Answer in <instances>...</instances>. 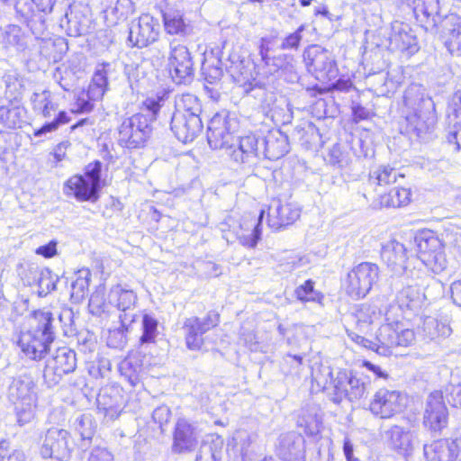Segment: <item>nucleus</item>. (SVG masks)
Listing matches in <instances>:
<instances>
[{
    "instance_id": "31",
    "label": "nucleus",
    "mask_w": 461,
    "mask_h": 461,
    "mask_svg": "<svg viewBox=\"0 0 461 461\" xmlns=\"http://www.w3.org/2000/svg\"><path fill=\"white\" fill-rule=\"evenodd\" d=\"M23 118L18 107H0V123L6 130H14L20 128Z\"/></svg>"
},
{
    "instance_id": "14",
    "label": "nucleus",
    "mask_w": 461,
    "mask_h": 461,
    "mask_svg": "<svg viewBox=\"0 0 461 461\" xmlns=\"http://www.w3.org/2000/svg\"><path fill=\"white\" fill-rule=\"evenodd\" d=\"M267 224L274 231L285 229L300 218V209L293 203L281 198H272L267 210Z\"/></svg>"
},
{
    "instance_id": "50",
    "label": "nucleus",
    "mask_w": 461,
    "mask_h": 461,
    "mask_svg": "<svg viewBox=\"0 0 461 461\" xmlns=\"http://www.w3.org/2000/svg\"><path fill=\"white\" fill-rule=\"evenodd\" d=\"M361 366L366 367L367 370L373 372L376 375V377H379V378H386L387 377V375L384 372H383V370L381 369L380 366H375L367 360H363L361 363Z\"/></svg>"
},
{
    "instance_id": "10",
    "label": "nucleus",
    "mask_w": 461,
    "mask_h": 461,
    "mask_svg": "<svg viewBox=\"0 0 461 461\" xmlns=\"http://www.w3.org/2000/svg\"><path fill=\"white\" fill-rule=\"evenodd\" d=\"M108 77L104 69L96 70L86 88L82 89L75 97L74 114L91 113L96 102L103 100L108 90Z\"/></svg>"
},
{
    "instance_id": "28",
    "label": "nucleus",
    "mask_w": 461,
    "mask_h": 461,
    "mask_svg": "<svg viewBox=\"0 0 461 461\" xmlns=\"http://www.w3.org/2000/svg\"><path fill=\"white\" fill-rule=\"evenodd\" d=\"M353 87L354 84L350 78L340 77L339 79L332 80V82L327 85V86H319L318 85L308 86L306 91L312 97H317L318 95L335 91L349 92Z\"/></svg>"
},
{
    "instance_id": "3",
    "label": "nucleus",
    "mask_w": 461,
    "mask_h": 461,
    "mask_svg": "<svg viewBox=\"0 0 461 461\" xmlns=\"http://www.w3.org/2000/svg\"><path fill=\"white\" fill-rule=\"evenodd\" d=\"M52 313L36 310L29 317L27 330H22L16 339V344L25 357L40 361L50 351L55 339L52 330Z\"/></svg>"
},
{
    "instance_id": "19",
    "label": "nucleus",
    "mask_w": 461,
    "mask_h": 461,
    "mask_svg": "<svg viewBox=\"0 0 461 461\" xmlns=\"http://www.w3.org/2000/svg\"><path fill=\"white\" fill-rule=\"evenodd\" d=\"M387 50L391 53H399L404 57H411L420 50L417 37L403 30L393 31L388 38Z\"/></svg>"
},
{
    "instance_id": "33",
    "label": "nucleus",
    "mask_w": 461,
    "mask_h": 461,
    "mask_svg": "<svg viewBox=\"0 0 461 461\" xmlns=\"http://www.w3.org/2000/svg\"><path fill=\"white\" fill-rule=\"evenodd\" d=\"M70 121L71 117L68 113L65 110H61L51 122H45L39 129H36L33 131V135L35 137H39L43 134L55 131L60 125L68 124Z\"/></svg>"
},
{
    "instance_id": "29",
    "label": "nucleus",
    "mask_w": 461,
    "mask_h": 461,
    "mask_svg": "<svg viewBox=\"0 0 461 461\" xmlns=\"http://www.w3.org/2000/svg\"><path fill=\"white\" fill-rule=\"evenodd\" d=\"M339 73L337 62L332 58L312 75L320 83L319 86H327L335 80Z\"/></svg>"
},
{
    "instance_id": "18",
    "label": "nucleus",
    "mask_w": 461,
    "mask_h": 461,
    "mask_svg": "<svg viewBox=\"0 0 461 461\" xmlns=\"http://www.w3.org/2000/svg\"><path fill=\"white\" fill-rule=\"evenodd\" d=\"M459 453L457 440L450 438L436 439L424 447L427 461H456Z\"/></svg>"
},
{
    "instance_id": "40",
    "label": "nucleus",
    "mask_w": 461,
    "mask_h": 461,
    "mask_svg": "<svg viewBox=\"0 0 461 461\" xmlns=\"http://www.w3.org/2000/svg\"><path fill=\"white\" fill-rule=\"evenodd\" d=\"M419 301V293L412 287H406L401 292L402 304L409 309L415 307Z\"/></svg>"
},
{
    "instance_id": "6",
    "label": "nucleus",
    "mask_w": 461,
    "mask_h": 461,
    "mask_svg": "<svg viewBox=\"0 0 461 461\" xmlns=\"http://www.w3.org/2000/svg\"><path fill=\"white\" fill-rule=\"evenodd\" d=\"M264 215L265 210H262L258 216L244 213L238 220L229 216L221 223V230L227 240L236 239L242 246L253 249L261 238V222Z\"/></svg>"
},
{
    "instance_id": "43",
    "label": "nucleus",
    "mask_w": 461,
    "mask_h": 461,
    "mask_svg": "<svg viewBox=\"0 0 461 461\" xmlns=\"http://www.w3.org/2000/svg\"><path fill=\"white\" fill-rule=\"evenodd\" d=\"M70 143L68 140L58 143L52 150V156L56 163H59L66 159L67 150L69 148Z\"/></svg>"
},
{
    "instance_id": "17",
    "label": "nucleus",
    "mask_w": 461,
    "mask_h": 461,
    "mask_svg": "<svg viewBox=\"0 0 461 461\" xmlns=\"http://www.w3.org/2000/svg\"><path fill=\"white\" fill-rule=\"evenodd\" d=\"M172 437V448L177 454L193 451L198 443L195 428L186 419L176 422Z\"/></svg>"
},
{
    "instance_id": "7",
    "label": "nucleus",
    "mask_w": 461,
    "mask_h": 461,
    "mask_svg": "<svg viewBox=\"0 0 461 461\" xmlns=\"http://www.w3.org/2000/svg\"><path fill=\"white\" fill-rule=\"evenodd\" d=\"M379 277V267L372 262H360L354 266L341 283V290L349 298L360 300L365 298Z\"/></svg>"
},
{
    "instance_id": "57",
    "label": "nucleus",
    "mask_w": 461,
    "mask_h": 461,
    "mask_svg": "<svg viewBox=\"0 0 461 461\" xmlns=\"http://www.w3.org/2000/svg\"><path fill=\"white\" fill-rule=\"evenodd\" d=\"M314 14L316 16L317 15H321V16H324V17H327V18H330V11H329V9L326 6H323L321 8H320V9L315 10Z\"/></svg>"
},
{
    "instance_id": "44",
    "label": "nucleus",
    "mask_w": 461,
    "mask_h": 461,
    "mask_svg": "<svg viewBox=\"0 0 461 461\" xmlns=\"http://www.w3.org/2000/svg\"><path fill=\"white\" fill-rule=\"evenodd\" d=\"M270 44L271 40L269 38L265 37L260 39L258 53L261 58V60L266 63H267L269 59Z\"/></svg>"
},
{
    "instance_id": "41",
    "label": "nucleus",
    "mask_w": 461,
    "mask_h": 461,
    "mask_svg": "<svg viewBox=\"0 0 461 461\" xmlns=\"http://www.w3.org/2000/svg\"><path fill=\"white\" fill-rule=\"evenodd\" d=\"M449 117L455 120L461 119V90L454 92L448 104Z\"/></svg>"
},
{
    "instance_id": "59",
    "label": "nucleus",
    "mask_w": 461,
    "mask_h": 461,
    "mask_svg": "<svg viewBox=\"0 0 461 461\" xmlns=\"http://www.w3.org/2000/svg\"><path fill=\"white\" fill-rule=\"evenodd\" d=\"M313 0H299L302 6H308Z\"/></svg>"
},
{
    "instance_id": "58",
    "label": "nucleus",
    "mask_w": 461,
    "mask_h": 461,
    "mask_svg": "<svg viewBox=\"0 0 461 461\" xmlns=\"http://www.w3.org/2000/svg\"><path fill=\"white\" fill-rule=\"evenodd\" d=\"M112 207L119 211L122 210V204L117 199H113Z\"/></svg>"
},
{
    "instance_id": "24",
    "label": "nucleus",
    "mask_w": 461,
    "mask_h": 461,
    "mask_svg": "<svg viewBox=\"0 0 461 461\" xmlns=\"http://www.w3.org/2000/svg\"><path fill=\"white\" fill-rule=\"evenodd\" d=\"M315 285L316 283L312 279H306L294 289L295 299L304 304L312 303L322 305L325 295L321 291L316 289Z\"/></svg>"
},
{
    "instance_id": "11",
    "label": "nucleus",
    "mask_w": 461,
    "mask_h": 461,
    "mask_svg": "<svg viewBox=\"0 0 461 461\" xmlns=\"http://www.w3.org/2000/svg\"><path fill=\"white\" fill-rule=\"evenodd\" d=\"M167 72L172 80L177 85L188 84L194 79V60L185 45L176 43L170 46Z\"/></svg>"
},
{
    "instance_id": "9",
    "label": "nucleus",
    "mask_w": 461,
    "mask_h": 461,
    "mask_svg": "<svg viewBox=\"0 0 461 461\" xmlns=\"http://www.w3.org/2000/svg\"><path fill=\"white\" fill-rule=\"evenodd\" d=\"M449 411L441 391L431 392L427 398L423 413L422 426L431 434H441L447 428Z\"/></svg>"
},
{
    "instance_id": "42",
    "label": "nucleus",
    "mask_w": 461,
    "mask_h": 461,
    "mask_svg": "<svg viewBox=\"0 0 461 461\" xmlns=\"http://www.w3.org/2000/svg\"><path fill=\"white\" fill-rule=\"evenodd\" d=\"M57 245L56 240H50L47 244L38 247L35 253L44 258H51L58 254Z\"/></svg>"
},
{
    "instance_id": "32",
    "label": "nucleus",
    "mask_w": 461,
    "mask_h": 461,
    "mask_svg": "<svg viewBox=\"0 0 461 461\" xmlns=\"http://www.w3.org/2000/svg\"><path fill=\"white\" fill-rule=\"evenodd\" d=\"M111 293L116 296V306L120 311H127L135 304L137 297L132 290L115 285L111 289Z\"/></svg>"
},
{
    "instance_id": "49",
    "label": "nucleus",
    "mask_w": 461,
    "mask_h": 461,
    "mask_svg": "<svg viewBox=\"0 0 461 461\" xmlns=\"http://www.w3.org/2000/svg\"><path fill=\"white\" fill-rule=\"evenodd\" d=\"M139 30L140 39L137 41L138 42L140 41L141 45H148L149 43L155 41L156 33L153 32L152 29H150L149 32L147 35L144 33V32H142L144 30V27L142 25L139 26Z\"/></svg>"
},
{
    "instance_id": "54",
    "label": "nucleus",
    "mask_w": 461,
    "mask_h": 461,
    "mask_svg": "<svg viewBox=\"0 0 461 461\" xmlns=\"http://www.w3.org/2000/svg\"><path fill=\"white\" fill-rule=\"evenodd\" d=\"M343 451L345 454V456L347 458V461H352L353 457V446L350 443L349 440H345L343 443Z\"/></svg>"
},
{
    "instance_id": "1",
    "label": "nucleus",
    "mask_w": 461,
    "mask_h": 461,
    "mask_svg": "<svg viewBox=\"0 0 461 461\" xmlns=\"http://www.w3.org/2000/svg\"><path fill=\"white\" fill-rule=\"evenodd\" d=\"M355 318V330L348 331V336L355 344L378 355L389 356L395 348H407L415 340L414 330L397 322L379 325L380 313L368 304H361Z\"/></svg>"
},
{
    "instance_id": "30",
    "label": "nucleus",
    "mask_w": 461,
    "mask_h": 461,
    "mask_svg": "<svg viewBox=\"0 0 461 461\" xmlns=\"http://www.w3.org/2000/svg\"><path fill=\"white\" fill-rule=\"evenodd\" d=\"M402 4L410 8L415 16H429L438 7V0H401Z\"/></svg>"
},
{
    "instance_id": "46",
    "label": "nucleus",
    "mask_w": 461,
    "mask_h": 461,
    "mask_svg": "<svg viewBox=\"0 0 461 461\" xmlns=\"http://www.w3.org/2000/svg\"><path fill=\"white\" fill-rule=\"evenodd\" d=\"M450 297L456 305L461 307V278L452 283L450 286Z\"/></svg>"
},
{
    "instance_id": "55",
    "label": "nucleus",
    "mask_w": 461,
    "mask_h": 461,
    "mask_svg": "<svg viewBox=\"0 0 461 461\" xmlns=\"http://www.w3.org/2000/svg\"><path fill=\"white\" fill-rule=\"evenodd\" d=\"M93 122L89 118H82L78 120L76 123L72 124L69 127L70 131H76L77 128L82 127L86 124H92Z\"/></svg>"
},
{
    "instance_id": "15",
    "label": "nucleus",
    "mask_w": 461,
    "mask_h": 461,
    "mask_svg": "<svg viewBox=\"0 0 461 461\" xmlns=\"http://www.w3.org/2000/svg\"><path fill=\"white\" fill-rule=\"evenodd\" d=\"M417 257L433 272L442 271L447 265L444 245L434 235H423L417 240Z\"/></svg>"
},
{
    "instance_id": "26",
    "label": "nucleus",
    "mask_w": 461,
    "mask_h": 461,
    "mask_svg": "<svg viewBox=\"0 0 461 461\" xmlns=\"http://www.w3.org/2000/svg\"><path fill=\"white\" fill-rule=\"evenodd\" d=\"M119 140L128 149L140 148L146 142L143 133H140V130L132 127L127 120H124L120 126Z\"/></svg>"
},
{
    "instance_id": "27",
    "label": "nucleus",
    "mask_w": 461,
    "mask_h": 461,
    "mask_svg": "<svg viewBox=\"0 0 461 461\" xmlns=\"http://www.w3.org/2000/svg\"><path fill=\"white\" fill-rule=\"evenodd\" d=\"M450 29L445 40V47L455 57H461V17L450 18Z\"/></svg>"
},
{
    "instance_id": "45",
    "label": "nucleus",
    "mask_w": 461,
    "mask_h": 461,
    "mask_svg": "<svg viewBox=\"0 0 461 461\" xmlns=\"http://www.w3.org/2000/svg\"><path fill=\"white\" fill-rule=\"evenodd\" d=\"M57 103H55L51 98L48 96L43 100V105L41 107V113L43 118H49L51 116V113L57 110Z\"/></svg>"
},
{
    "instance_id": "48",
    "label": "nucleus",
    "mask_w": 461,
    "mask_h": 461,
    "mask_svg": "<svg viewBox=\"0 0 461 461\" xmlns=\"http://www.w3.org/2000/svg\"><path fill=\"white\" fill-rule=\"evenodd\" d=\"M88 461H113V457L103 449H95L90 454Z\"/></svg>"
},
{
    "instance_id": "4",
    "label": "nucleus",
    "mask_w": 461,
    "mask_h": 461,
    "mask_svg": "<svg viewBox=\"0 0 461 461\" xmlns=\"http://www.w3.org/2000/svg\"><path fill=\"white\" fill-rule=\"evenodd\" d=\"M207 139L212 149H223L226 155L236 163H249L258 155V138L254 133L241 136L235 145V136L225 125L212 123L208 128Z\"/></svg>"
},
{
    "instance_id": "21",
    "label": "nucleus",
    "mask_w": 461,
    "mask_h": 461,
    "mask_svg": "<svg viewBox=\"0 0 461 461\" xmlns=\"http://www.w3.org/2000/svg\"><path fill=\"white\" fill-rule=\"evenodd\" d=\"M386 438L390 449L398 455L405 456L412 447L410 430L402 426H391Z\"/></svg>"
},
{
    "instance_id": "38",
    "label": "nucleus",
    "mask_w": 461,
    "mask_h": 461,
    "mask_svg": "<svg viewBox=\"0 0 461 461\" xmlns=\"http://www.w3.org/2000/svg\"><path fill=\"white\" fill-rule=\"evenodd\" d=\"M163 101L164 97L161 95L148 97L142 102L141 109L148 112V113H145L146 115H149V117L156 121Z\"/></svg>"
},
{
    "instance_id": "13",
    "label": "nucleus",
    "mask_w": 461,
    "mask_h": 461,
    "mask_svg": "<svg viewBox=\"0 0 461 461\" xmlns=\"http://www.w3.org/2000/svg\"><path fill=\"white\" fill-rule=\"evenodd\" d=\"M77 367V356L74 350L59 348L43 372L44 383L48 387L57 385L64 375L73 373Z\"/></svg>"
},
{
    "instance_id": "20",
    "label": "nucleus",
    "mask_w": 461,
    "mask_h": 461,
    "mask_svg": "<svg viewBox=\"0 0 461 461\" xmlns=\"http://www.w3.org/2000/svg\"><path fill=\"white\" fill-rule=\"evenodd\" d=\"M164 30L167 34L185 36L189 32V23L185 14L178 9L169 8L161 14Z\"/></svg>"
},
{
    "instance_id": "61",
    "label": "nucleus",
    "mask_w": 461,
    "mask_h": 461,
    "mask_svg": "<svg viewBox=\"0 0 461 461\" xmlns=\"http://www.w3.org/2000/svg\"><path fill=\"white\" fill-rule=\"evenodd\" d=\"M369 196H371V194H365V197H366V199H368V198H369Z\"/></svg>"
},
{
    "instance_id": "37",
    "label": "nucleus",
    "mask_w": 461,
    "mask_h": 461,
    "mask_svg": "<svg viewBox=\"0 0 461 461\" xmlns=\"http://www.w3.org/2000/svg\"><path fill=\"white\" fill-rule=\"evenodd\" d=\"M88 310L92 315L101 316L107 311L104 292H95L88 303Z\"/></svg>"
},
{
    "instance_id": "47",
    "label": "nucleus",
    "mask_w": 461,
    "mask_h": 461,
    "mask_svg": "<svg viewBox=\"0 0 461 461\" xmlns=\"http://www.w3.org/2000/svg\"><path fill=\"white\" fill-rule=\"evenodd\" d=\"M449 143H454L457 149H461V123H456L454 130L447 135Z\"/></svg>"
},
{
    "instance_id": "34",
    "label": "nucleus",
    "mask_w": 461,
    "mask_h": 461,
    "mask_svg": "<svg viewBox=\"0 0 461 461\" xmlns=\"http://www.w3.org/2000/svg\"><path fill=\"white\" fill-rule=\"evenodd\" d=\"M90 283V273L86 271V276H78L71 285L70 298L73 302L78 303L86 295Z\"/></svg>"
},
{
    "instance_id": "35",
    "label": "nucleus",
    "mask_w": 461,
    "mask_h": 461,
    "mask_svg": "<svg viewBox=\"0 0 461 461\" xmlns=\"http://www.w3.org/2000/svg\"><path fill=\"white\" fill-rule=\"evenodd\" d=\"M158 321L150 315L142 317V334L140 338V344L154 343L156 340Z\"/></svg>"
},
{
    "instance_id": "62",
    "label": "nucleus",
    "mask_w": 461,
    "mask_h": 461,
    "mask_svg": "<svg viewBox=\"0 0 461 461\" xmlns=\"http://www.w3.org/2000/svg\"><path fill=\"white\" fill-rule=\"evenodd\" d=\"M4 3H7L9 2V0H2Z\"/></svg>"
},
{
    "instance_id": "39",
    "label": "nucleus",
    "mask_w": 461,
    "mask_h": 461,
    "mask_svg": "<svg viewBox=\"0 0 461 461\" xmlns=\"http://www.w3.org/2000/svg\"><path fill=\"white\" fill-rule=\"evenodd\" d=\"M305 26L303 24L300 25L295 32L289 33L286 35L281 45L280 48L282 50H297L300 47L301 41H302V32L304 31Z\"/></svg>"
},
{
    "instance_id": "12",
    "label": "nucleus",
    "mask_w": 461,
    "mask_h": 461,
    "mask_svg": "<svg viewBox=\"0 0 461 461\" xmlns=\"http://www.w3.org/2000/svg\"><path fill=\"white\" fill-rule=\"evenodd\" d=\"M404 409L403 396L401 392L380 388L373 395L368 404L371 414L380 420H390Z\"/></svg>"
},
{
    "instance_id": "22",
    "label": "nucleus",
    "mask_w": 461,
    "mask_h": 461,
    "mask_svg": "<svg viewBox=\"0 0 461 461\" xmlns=\"http://www.w3.org/2000/svg\"><path fill=\"white\" fill-rule=\"evenodd\" d=\"M334 388V401L337 402L344 399L356 401L363 396L366 390L365 384L354 377L344 381L338 379Z\"/></svg>"
},
{
    "instance_id": "5",
    "label": "nucleus",
    "mask_w": 461,
    "mask_h": 461,
    "mask_svg": "<svg viewBox=\"0 0 461 461\" xmlns=\"http://www.w3.org/2000/svg\"><path fill=\"white\" fill-rule=\"evenodd\" d=\"M103 163L94 160L88 163L82 174L70 176L63 184V193L67 197L79 203H96L104 185L102 180Z\"/></svg>"
},
{
    "instance_id": "8",
    "label": "nucleus",
    "mask_w": 461,
    "mask_h": 461,
    "mask_svg": "<svg viewBox=\"0 0 461 461\" xmlns=\"http://www.w3.org/2000/svg\"><path fill=\"white\" fill-rule=\"evenodd\" d=\"M221 322V313L216 309H210L204 315L190 316L183 322L184 339L189 350L199 351L205 344L203 335L216 329Z\"/></svg>"
},
{
    "instance_id": "16",
    "label": "nucleus",
    "mask_w": 461,
    "mask_h": 461,
    "mask_svg": "<svg viewBox=\"0 0 461 461\" xmlns=\"http://www.w3.org/2000/svg\"><path fill=\"white\" fill-rule=\"evenodd\" d=\"M170 127L179 141L187 143L193 141L202 132L203 122L198 114L177 110L172 116Z\"/></svg>"
},
{
    "instance_id": "36",
    "label": "nucleus",
    "mask_w": 461,
    "mask_h": 461,
    "mask_svg": "<svg viewBox=\"0 0 461 461\" xmlns=\"http://www.w3.org/2000/svg\"><path fill=\"white\" fill-rule=\"evenodd\" d=\"M126 120L132 127H135L136 130H140V133H143V138L147 140L152 131L151 123L154 120L149 117V115H146L143 112L137 113Z\"/></svg>"
},
{
    "instance_id": "60",
    "label": "nucleus",
    "mask_w": 461,
    "mask_h": 461,
    "mask_svg": "<svg viewBox=\"0 0 461 461\" xmlns=\"http://www.w3.org/2000/svg\"><path fill=\"white\" fill-rule=\"evenodd\" d=\"M291 357H292L293 359H294L295 361H297V362H298V364H300V365H301V364H302V362H303V357H302L301 356H295V355H294V356H291Z\"/></svg>"
},
{
    "instance_id": "23",
    "label": "nucleus",
    "mask_w": 461,
    "mask_h": 461,
    "mask_svg": "<svg viewBox=\"0 0 461 461\" xmlns=\"http://www.w3.org/2000/svg\"><path fill=\"white\" fill-rule=\"evenodd\" d=\"M331 59L330 53L321 46L312 44L306 47L303 53V60L306 70L311 75Z\"/></svg>"
},
{
    "instance_id": "2",
    "label": "nucleus",
    "mask_w": 461,
    "mask_h": 461,
    "mask_svg": "<svg viewBox=\"0 0 461 461\" xmlns=\"http://www.w3.org/2000/svg\"><path fill=\"white\" fill-rule=\"evenodd\" d=\"M400 178H405V175L389 165L381 166L369 174L368 186L374 194L370 198L375 208L400 209L411 203L413 194L410 185H399L386 191Z\"/></svg>"
},
{
    "instance_id": "53",
    "label": "nucleus",
    "mask_w": 461,
    "mask_h": 461,
    "mask_svg": "<svg viewBox=\"0 0 461 461\" xmlns=\"http://www.w3.org/2000/svg\"><path fill=\"white\" fill-rule=\"evenodd\" d=\"M315 423H316V426H315L314 429H312L308 426V424L304 425V433H305L306 436H308V437H315V436H317L318 434L321 433V427H322L321 420L320 419H318L317 417H315Z\"/></svg>"
},
{
    "instance_id": "25",
    "label": "nucleus",
    "mask_w": 461,
    "mask_h": 461,
    "mask_svg": "<svg viewBox=\"0 0 461 461\" xmlns=\"http://www.w3.org/2000/svg\"><path fill=\"white\" fill-rule=\"evenodd\" d=\"M404 247L395 240H391L382 246L381 260L388 267L394 268L403 258Z\"/></svg>"
},
{
    "instance_id": "52",
    "label": "nucleus",
    "mask_w": 461,
    "mask_h": 461,
    "mask_svg": "<svg viewBox=\"0 0 461 461\" xmlns=\"http://www.w3.org/2000/svg\"><path fill=\"white\" fill-rule=\"evenodd\" d=\"M12 457V451L6 440H0V461H9Z\"/></svg>"
},
{
    "instance_id": "56",
    "label": "nucleus",
    "mask_w": 461,
    "mask_h": 461,
    "mask_svg": "<svg viewBox=\"0 0 461 461\" xmlns=\"http://www.w3.org/2000/svg\"><path fill=\"white\" fill-rule=\"evenodd\" d=\"M49 433H56L57 436L64 440L67 439V438L68 437L69 433L68 430L66 429H56V430H49Z\"/></svg>"
},
{
    "instance_id": "51",
    "label": "nucleus",
    "mask_w": 461,
    "mask_h": 461,
    "mask_svg": "<svg viewBox=\"0 0 461 461\" xmlns=\"http://www.w3.org/2000/svg\"><path fill=\"white\" fill-rule=\"evenodd\" d=\"M353 120L356 122L366 120L369 116L368 112L362 106L357 105L352 109Z\"/></svg>"
}]
</instances>
